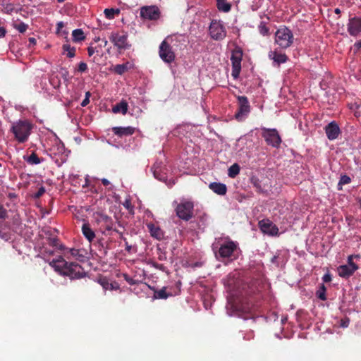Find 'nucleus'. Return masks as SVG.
<instances>
[{
	"mask_svg": "<svg viewBox=\"0 0 361 361\" xmlns=\"http://www.w3.org/2000/svg\"><path fill=\"white\" fill-rule=\"evenodd\" d=\"M49 265L60 275L69 277L71 279H78L85 276L83 268L78 263L68 262L61 256L52 259Z\"/></svg>",
	"mask_w": 361,
	"mask_h": 361,
	"instance_id": "1",
	"label": "nucleus"
},
{
	"mask_svg": "<svg viewBox=\"0 0 361 361\" xmlns=\"http://www.w3.org/2000/svg\"><path fill=\"white\" fill-rule=\"evenodd\" d=\"M32 125L26 120H20L12 125L11 131L20 143L26 142L30 135Z\"/></svg>",
	"mask_w": 361,
	"mask_h": 361,
	"instance_id": "2",
	"label": "nucleus"
},
{
	"mask_svg": "<svg viewBox=\"0 0 361 361\" xmlns=\"http://www.w3.org/2000/svg\"><path fill=\"white\" fill-rule=\"evenodd\" d=\"M293 34L286 26L279 28L275 33V43L281 49H287L293 43Z\"/></svg>",
	"mask_w": 361,
	"mask_h": 361,
	"instance_id": "3",
	"label": "nucleus"
},
{
	"mask_svg": "<svg viewBox=\"0 0 361 361\" xmlns=\"http://www.w3.org/2000/svg\"><path fill=\"white\" fill-rule=\"evenodd\" d=\"M175 211L178 218L188 221L194 216V204L191 201H183L177 204Z\"/></svg>",
	"mask_w": 361,
	"mask_h": 361,
	"instance_id": "4",
	"label": "nucleus"
},
{
	"mask_svg": "<svg viewBox=\"0 0 361 361\" xmlns=\"http://www.w3.org/2000/svg\"><path fill=\"white\" fill-rule=\"evenodd\" d=\"M173 39V37H168L159 45V57L166 63H171L173 62L176 59L175 53L172 50V47L169 43V41L172 42Z\"/></svg>",
	"mask_w": 361,
	"mask_h": 361,
	"instance_id": "5",
	"label": "nucleus"
},
{
	"mask_svg": "<svg viewBox=\"0 0 361 361\" xmlns=\"http://www.w3.org/2000/svg\"><path fill=\"white\" fill-rule=\"evenodd\" d=\"M262 136L268 145L275 148L279 147L281 143V138L276 129L264 127L262 128Z\"/></svg>",
	"mask_w": 361,
	"mask_h": 361,
	"instance_id": "6",
	"label": "nucleus"
},
{
	"mask_svg": "<svg viewBox=\"0 0 361 361\" xmlns=\"http://www.w3.org/2000/svg\"><path fill=\"white\" fill-rule=\"evenodd\" d=\"M243 50L240 47H236L233 51L231 56L232 63L231 75L236 79L240 75L241 70V61L243 59Z\"/></svg>",
	"mask_w": 361,
	"mask_h": 361,
	"instance_id": "7",
	"label": "nucleus"
},
{
	"mask_svg": "<svg viewBox=\"0 0 361 361\" xmlns=\"http://www.w3.org/2000/svg\"><path fill=\"white\" fill-rule=\"evenodd\" d=\"M109 40L119 51L129 49L131 47L128 40V35L124 32H111Z\"/></svg>",
	"mask_w": 361,
	"mask_h": 361,
	"instance_id": "8",
	"label": "nucleus"
},
{
	"mask_svg": "<svg viewBox=\"0 0 361 361\" xmlns=\"http://www.w3.org/2000/svg\"><path fill=\"white\" fill-rule=\"evenodd\" d=\"M94 219L102 233L113 230L114 221L106 214L102 212H96L94 214Z\"/></svg>",
	"mask_w": 361,
	"mask_h": 361,
	"instance_id": "9",
	"label": "nucleus"
},
{
	"mask_svg": "<svg viewBox=\"0 0 361 361\" xmlns=\"http://www.w3.org/2000/svg\"><path fill=\"white\" fill-rule=\"evenodd\" d=\"M237 99L238 108L235 114V118L238 121H241L247 116V115L250 112L251 106L250 105V102L247 97L238 96Z\"/></svg>",
	"mask_w": 361,
	"mask_h": 361,
	"instance_id": "10",
	"label": "nucleus"
},
{
	"mask_svg": "<svg viewBox=\"0 0 361 361\" xmlns=\"http://www.w3.org/2000/svg\"><path fill=\"white\" fill-rule=\"evenodd\" d=\"M209 30L211 37L215 40H222L226 36V28L219 20H212Z\"/></svg>",
	"mask_w": 361,
	"mask_h": 361,
	"instance_id": "11",
	"label": "nucleus"
},
{
	"mask_svg": "<svg viewBox=\"0 0 361 361\" xmlns=\"http://www.w3.org/2000/svg\"><path fill=\"white\" fill-rule=\"evenodd\" d=\"M140 17L144 19L156 20L160 17V11L157 6H145L140 8Z\"/></svg>",
	"mask_w": 361,
	"mask_h": 361,
	"instance_id": "12",
	"label": "nucleus"
},
{
	"mask_svg": "<svg viewBox=\"0 0 361 361\" xmlns=\"http://www.w3.org/2000/svg\"><path fill=\"white\" fill-rule=\"evenodd\" d=\"M260 230L266 234L276 236L279 234L278 227L269 219H263L259 221Z\"/></svg>",
	"mask_w": 361,
	"mask_h": 361,
	"instance_id": "13",
	"label": "nucleus"
},
{
	"mask_svg": "<svg viewBox=\"0 0 361 361\" xmlns=\"http://www.w3.org/2000/svg\"><path fill=\"white\" fill-rule=\"evenodd\" d=\"M236 249L237 244L232 240H228L221 245L219 249V254L221 257L228 258L232 256Z\"/></svg>",
	"mask_w": 361,
	"mask_h": 361,
	"instance_id": "14",
	"label": "nucleus"
},
{
	"mask_svg": "<svg viewBox=\"0 0 361 361\" xmlns=\"http://www.w3.org/2000/svg\"><path fill=\"white\" fill-rule=\"evenodd\" d=\"M348 32L351 36H357L361 32V17H353L349 19Z\"/></svg>",
	"mask_w": 361,
	"mask_h": 361,
	"instance_id": "15",
	"label": "nucleus"
},
{
	"mask_svg": "<svg viewBox=\"0 0 361 361\" xmlns=\"http://www.w3.org/2000/svg\"><path fill=\"white\" fill-rule=\"evenodd\" d=\"M324 130L328 139L330 140H336L341 133L339 126L336 121L329 123L326 126Z\"/></svg>",
	"mask_w": 361,
	"mask_h": 361,
	"instance_id": "16",
	"label": "nucleus"
},
{
	"mask_svg": "<svg viewBox=\"0 0 361 361\" xmlns=\"http://www.w3.org/2000/svg\"><path fill=\"white\" fill-rule=\"evenodd\" d=\"M269 58L273 60L277 65L286 63L288 59L286 54L279 51L276 49L269 52Z\"/></svg>",
	"mask_w": 361,
	"mask_h": 361,
	"instance_id": "17",
	"label": "nucleus"
},
{
	"mask_svg": "<svg viewBox=\"0 0 361 361\" xmlns=\"http://www.w3.org/2000/svg\"><path fill=\"white\" fill-rule=\"evenodd\" d=\"M112 131L116 135L121 137L133 135L135 131V128L131 126L114 127Z\"/></svg>",
	"mask_w": 361,
	"mask_h": 361,
	"instance_id": "18",
	"label": "nucleus"
},
{
	"mask_svg": "<svg viewBox=\"0 0 361 361\" xmlns=\"http://www.w3.org/2000/svg\"><path fill=\"white\" fill-rule=\"evenodd\" d=\"M209 188L219 195H224L227 192L226 185L224 183L213 182L209 185Z\"/></svg>",
	"mask_w": 361,
	"mask_h": 361,
	"instance_id": "19",
	"label": "nucleus"
},
{
	"mask_svg": "<svg viewBox=\"0 0 361 361\" xmlns=\"http://www.w3.org/2000/svg\"><path fill=\"white\" fill-rule=\"evenodd\" d=\"M338 274L339 276L345 279H348L350 276H353L355 272L350 267H348L346 264L341 265L337 268Z\"/></svg>",
	"mask_w": 361,
	"mask_h": 361,
	"instance_id": "20",
	"label": "nucleus"
},
{
	"mask_svg": "<svg viewBox=\"0 0 361 361\" xmlns=\"http://www.w3.org/2000/svg\"><path fill=\"white\" fill-rule=\"evenodd\" d=\"M82 232L90 243H92L95 238V233L87 223L83 224L82 226Z\"/></svg>",
	"mask_w": 361,
	"mask_h": 361,
	"instance_id": "21",
	"label": "nucleus"
},
{
	"mask_svg": "<svg viewBox=\"0 0 361 361\" xmlns=\"http://www.w3.org/2000/svg\"><path fill=\"white\" fill-rule=\"evenodd\" d=\"M128 104L126 101L122 100L119 103L116 104L113 108L112 111L114 114L121 113L123 115H125L128 111Z\"/></svg>",
	"mask_w": 361,
	"mask_h": 361,
	"instance_id": "22",
	"label": "nucleus"
},
{
	"mask_svg": "<svg viewBox=\"0 0 361 361\" xmlns=\"http://www.w3.org/2000/svg\"><path fill=\"white\" fill-rule=\"evenodd\" d=\"M147 227L149 230L150 234L152 237L160 240L163 238L164 233L161 228L153 224H149L147 225Z\"/></svg>",
	"mask_w": 361,
	"mask_h": 361,
	"instance_id": "23",
	"label": "nucleus"
},
{
	"mask_svg": "<svg viewBox=\"0 0 361 361\" xmlns=\"http://www.w3.org/2000/svg\"><path fill=\"white\" fill-rule=\"evenodd\" d=\"M171 293L166 292V287H163L160 290H154L153 298L154 299H167L169 297L172 296Z\"/></svg>",
	"mask_w": 361,
	"mask_h": 361,
	"instance_id": "24",
	"label": "nucleus"
},
{
	"mask_svg": "<svg viewBox=\"0 0 361 361\" xmlns=\"http://www.w3.org/2000/svg\"><path fill=\"white\" fill-rule=\"evenodd\" d=\"M73 41L80 42L85 39L84 32L82 29H75L72 32Z\"/></svg>",
	"mask_w": 361,
	"mask_h": 361,
	"instance_id": "25",
	"label": "nucleus"
},
{
	"mask_svg": "<svg viewBox=\"0 0 361 361\" xmlns=\"http://www.w3.org/2000/svg\"><path fill=\"white\" fill-rule=\"evenodd\" d=\"M62 49L63 54H66V56L68 58H73L75 56V48L71 47L69 44H63Z\"/></svg>",
	"mask_w": 361,
	"mask_h": 361,
	"instance_id": "26",
	"label": "nucleus"
},
{
	"mask_svg": "<svg viewBox=\"0 0 361 361\" xmlns=\"http://www.w3.org/2000/svg\"><path fill=\"white\" fill-rule=\"evenodd\" d=\"M360 255H351L348 257V264H346L348 267H350L352 269H353L355 271H356L359 269L358 264H357L355 262H353L355 259H360Z\"/></svg>",
	"mask_w": 361,
	"mask_h": 361,
	"instance_id": "27",
	"label": "nucleus"
},
{
	"mask_svg": "<svg viewBox=\"0 0 361 361\" xmlns=\"http://www.w3.org/2000/svg\"><path fill=\"white\" fill-rule=\"evenodd\" d=\"M216 6L220 11L228 12L231 8V5L226 0H216Z\"/></svg>",
	"mask_w": 361,
	"mask_h": 361,
	"instance_id": "28",
	"label": "nucleus"
},
{
	"mask_svg": "<svg viewBox=\"0 0 361 361\" xmlns=\"http://www.w3.org/2000/svg\"><path fill=\"white\" fill-rule=\"evenodd\" d=\"M25 161L31 165L39 164L42 162V159L39 158L35 152H32L29 157L25 158Z\"/></svg>",
	"mask_w": 361,
	"mask_h": 361,
	"instance_id": "29",
	"label": "nucleus"
},
{
	"mask_svg": "<svg viewBox=\"0 0 361 361\" xmlns=\"http://www.w3.org/2000/svg\"><path fill=\"white\" fill-rule=\"evenodd\" d=\"M231 307L233 309V310L236 312H247L250 310V306L249 305H238L237 302H234L231 304Z\"/></svg>",
	"mask_w": 361,
	"mask_h": 361,
	"instance_id": "30",
	"label": "nucleus"
},
{
	"mask_svg": "<svg viewBox=\"0 0 361 361\" xmlns=\"http://www.w3.org/2000/svg\"><path fill=\"white\" fill-rule=\"evenodd\" d=\"M104 13L106 18L113 19L116 15H118L120 13V10L118 8H106Z\"/></svg>",
	"mask_w": 361,
	"mask_h": 361,
	"instance_id": "31",
	"label": "nucleus"
},
{
	"mask_svg": "<svg viewBox=\"0 0 361 361\" xmlns=\"http://www.w3.org/2000/svg\"><path fill=\"white\" fill-rule=\"evenodd\" d=\"M98 283L103 287L104 290L114 289L113 284L110 283L106 277H100L98 279Z\"/></svg>",
	"mask_w": 361,
	"mask_h": 361,
	"instance_id": "32",
	"label": "nucleus"
},
{
	"mask_svg": "<svg viewBox=\"0 0 361 361\" xmlns=\"http://www.w3.org/2000/svg\"><path fill=\"white\" fill-rule=\"evenodd\" d=\"M326 286L323 283L320 284L319 289L316 292L317 297L322 300H326Z\"/></svg>",
	"mask_w": 361,
	"mask_h": 361,
	"instance_id": "33",
	"label": "nucleus"
},
{
	"mask_svg": "<svg viewBox=\"0 0 361 361\" xmlns=\"http://www.w3.org/2000/svg\"><path fill=\"white\" fill-rule=\"evenodd\" d=\"M240 173V166L238 164H233L228 169V175L230 178H235Z\"/></svg>",
	"mask_w": 361,
	"mask_h": 361,
	"instance_id": "34",
	"label": "nucleus"
},
{
	"mask_svg": "<svg viewBox=\"0 0 361 361\" xmlns=\"http://www.w3.org/2000/svg\"><path fill=\"white\" fill-rule=\"evenodd\" d=\"M129 63H126L123 64H117L114 66V71L118 75L123 74L128 69Z\"/></svg>",
	"mask_w": 361,
	"mask_h": 361,
	"instance_id": "35",
	"label": "nucleus"
},
{
	"mask_svg": "<svg viewBox=\"0 0 361 361\" xmlns=\"http://www.w3.org/2000/svg\"><path fill=\"white\" fill-rule=\"evenodd\" d=\"M48 241H49V245L52 247H55L60 250H63L65 249V246L63 245L59 244V240L56 237L49 238Z\"/></svg>",
	"mask_w": 361,
	"mask_h": 361,
	"instance_id": "36",
	"label": "nucleus"
},
{
	"mask_svg": "<svg viewBox=\"0 0 361 361\" xmlns=\"http://www.w3.org/2000/svg\"><path fill=\"white\" fill-rule=\"evenodd\" d=\"M2 11L6 14H11L13 12H18V9L16 8L14 4H6L3 5Z\"/></svg>",
	"mask_w": 361,
	"mask_h": 361,
	"instance_id": "37",
	"label": "nucleus"
},
{
	"mask_svg": "<svg viewBox=\"0 0 361 361\" xmlns=\"http://www.w3.org/2000/svg\"><path fill=\"white\" fill-rule=\"evenodd\" d=\"M259 32L261 35L266 36L269 34V29L266 25V23L264 22H261L260 24L258 26Z\"/></svg>",
	"mask_w": 361,
	"mask_h": 361,
	"instance_id": "38",
	"label": "nucleus"
},
{
	"mask_svg": "<svg viewBox=\"0 0 361 361\" xmlns=\"http://www.w3.org/2000/svg\"><path fill=\"white\" fill-rule=\"evenodd\" d=\"M13 27L18 30L19 32L24 33L27 30L28 25L23 22H20L19 23H14Z\"/></svg>",
	"mask_w": 361,
	"mask_h": 361,
	"instance_id": "39",
	"label": "nucleus"
},
{
	"mask_svg": "<svg viewBox=\"0 0 361 361\" xmlns=\"http://www.w3.org/2000/svg\"><path fill=\"white\" fill-rule=\"evenodd\" d=\"M350 181H351V179L349 176H348L346 175H343V176H341L338 184L339 185L348 184L349 183H350Z\"/></svg>",
	"mask_w": 361,
	"mask_h": 361,
	"instance_id": "40",
	"label": "nucleus"
},
{
	"mask_svg": "<svg viewBox=\"0 0 361 361\" xmlns=\"http://www.w3.org/2000/svg\"><path fill=\"white\" fill-rule=\"evenodd\" d=\"M87 70V65L85 62H80L78 64V71L80 73H84Z\"/></svg>",
	"mask_w": 361,
	"mask_h": 361,
	"instance_id": "41",
	"label": "nucleus"
},
{
	"mask_svg": "<svg viewBox=\"0 0 361 361\" xmlns=\"http://www.w3.org/2000/svg\"><path fill=\"white\" fill-rule=\"evenodd\" d=\"M123 207L127 209L130 212H131L133 209V206L131 204V202L130 200H126L125 202L123 203Z\"/></svg>",
	"mask_w": 361,
	"mask_h": 361,
	"instance_id": "42",
	"label": "nucleus"
},
{
	"mask_svg": "<svg viewBox=\"0 0 361 361\" xmlns=\"http://www.w3.org/2000/svg\"><path fill=\"white\" fill-rule=\"evenodd\" d=\"M68 252L70 255L74 257H76L78 256H80V250L75 248L69 249Z\"/></svg>",
	"mask_w": 361,
	"mask_h": 361,
	"instance_id": "43",
	"label": "nucleus"
},
{
	"mask_svg": "<svg viewBox=\"0 0 361 361\" xmlns=\"http://www.w3.org/2000/svg\"><path fill=\"white\" fill-rule=\"evenodd\" d=\"M6 210L0 204V219H5L6 216Z\"/></svg>",
	"mask_w": 361,
	"mask_h": 361,
	"instance_id": "44",
	"label": "nucleus"
},
{
	"mask_svg": "<svg viewBox=\"0 0 361 361\" xmlns=\"http://www.w3.org/2000/svg\"><path fill=\"white\" fill-rule=\"evenodd\" d=\"M331 279V276L329 274H326L322 277V280L325 283L330 282Z\"/></svg>",
	"mask_w": 361,
	"mask_h": 361,
	"instance_id": "45",
	"label": "nucleus"
},
{
	"mask_svg": "<svg viewBox=\"0 0 361 361\" xmlns=\"http://www.w3.org/2000/svg\"><path fill=\"white\" fill-rule=\"evenodd\" d=\"M45 192V189L44 187H41L39 190L37 191V192L36 193V197H39L40 196H42Z\"/></svg>",
	"mask_w": 361,
	"mask_h": 361,
	"instance_id": "46",
	"label": "nucleus"
},
{
	"mask_svg": "<svg viewBox=\"0 0 361 361\" xmlns=\"http://www.w3.org/2000/svg\"><path fill=\"white\" fill-rule=\"evenodd\" d=\"M123 240L125 242V245H126V250L128 252H131V250H132V246L128 244V241L126 240V238H123Z\"/></svg>",
	"mask_w": 361,
	"mask_h": 361,
	"instance_id": "47",
	"label": "nucleus"
},
{
	"mask_svg": "<svg viewBox=\"0 0 361 361\" xmlns=\"http://www.w3.org/2000/svg\"><path fill=\"white\" fill-rule=\"evenodd\" d=\"M87 53L89 56H92L94 54V48L92 47H89L87 48Z\"/></svg>",
	"mask_w": 361,
	"mask_h": 361,
	"instance_id": "48",
	"label": "nucleus"
},
{
	"mask_svg": "<svg viewBox=\"0 0 361 361\" xmlns=\"http://www.w3.org/2000/svg\"><path fill=\"white\" fill-rule=\"evenodd\" d=\"M349 322H350V321L348 319H347L345 320H341V326L342 327H348L349 325Z\"/></svg>",
	"mask_w": 361,
	"mask_h": 361,
	"instance_id": "49",
	"label": "nucleus"
},
{
	"mask_svg": "<svg viewBox=\"0 0 361 361\" xmlns=\"http://www.w3.org/2000/svg\"><path fill=\"white\" fill-rule=\"evenodd\" d=\"M89 103H90V99H88L87 97H85V98L81 102V106H86Z\"/></svg>",
	"mask_w": 361,
	"mask_h": 361,
	"instance_id": "50",
	"label": "nucleus"
},
{
	"mask_svg": "<svg viewBox=\"0 0 361 361\" xmlns=\"http://www.w3.org/2000/svg\"><path fill=\"white\" fill-rule=\"evenodd\" d=\"M64 25L63 22H59L57 23V33H60L61 30L63 27Z\"/></svg>",
	"mask_w": 361,
	"mask_h": 361,
	"instance_id": "51",
	"label": "nucleus"
},
{
	"mask_svg": "<svg viewBox=\"0 0 361 361\" xmlns=\"http://www.w3.org/2000/svg\"><path fill=\"white\" fill-rule=\"evenodd\" d=\"M101 181H102V183L104 186H106V187H107V186H109V185H111L110 182H109L107 179H106V178H102V179L101 180Z\"/></svg>",
	"mask_w": 361,
	"mask_h": 361,
	"instance_id": "52",
	"label": "nucleus"
},
{
	"mask_svg": "<svg viewBox=\"0 0 361 361\" xmlns=\"http://www.w3.org/2000/svg\"><path fill=\"white\" fill-rule=\"evenodd\" d=\"M154 267L155 268L158 269H160V270H164V266L163 264H161L156 263V264H154Z\"/></svg>",
	"mask_w": 361,
	"mask_h": 361,
	"instance_id": "53",
	"label": "nucleus"
},
{
	"mask_svg": "<svg viewBox=\"0 0 361 361\" xmlns=\"http://www.w3.org/2000/svg\"><path fill=\"white\" fill-rule=\"evenodd\" d=\"M29 42L30 44H35L37 42V40L34 37H30V38H29Z\"/></svg>",
	"mask_w": 361,
	"mask_h": 361,
	"instance_id": "54",
	"label": "nucleus"
},
{
	"mask_svg": "<svg viewBox=\"0 0 361 361\" xmlns=\"http://www.w3.org/2000/svg\"><path fill=\"white\" fill-rule=\"evenodd\" d=\"M355 47H356L357 49L361 48V39L355 43Z\"/></svg>",
	"mask_w": 361,
	"mask_h": 361,
	"instance_id": "55",
	"label": "nucleus"
},
{
	"mask_svg": "<svg viewBox=\"0 0 361 361\" xmlns=\"http://www.w3.org/2000/svg\"><path fill=\"white\" fill-rule=\"evenodd\" d=\"M154 177H155L156 178H157V179H159V180H163V179H162V178H161V177H158V173H157V171H154Z\"/></svg>",
	"mask_w": 361,
	"mask_h": 361,
	"instance_id": "56",
	"label": "nucleus"
},
{
	"mask_svg": "<svg viewBox=\"0 0 361 361\" xmlns=\"http://www.w3.org/2000/svg\"><path fill=\"white\" fill-rule=\"evenodd\" d=\"M277 257L276 256H274L271 259V262H275L276 259Z\"/></svg>",
	"mask_w": 361,
	"mask_h": 361,
	"instance_id": "57",
	"label": "nucleus"
},
{
	"mask_svg": "<svg viewBox=\"0 0 361 361\" xmlns=\"http://www.w3.org/2000/svg\"><path fill=\"white\" fill-rule=\"evenodd\" d=\"M335 13H337V14L340 13H341L340 9L339 8H336L335 9Z\"/></svg>",
	"mask_w": 361,
	"mask_h": 361,
	"instance_id": "58",
	"label": "nucleus"
},
{
	"mask_svg": "<svg viewBox=\"0 0 361 361\" xmlns=\"http://www.w3.org/2000/svg\"><path fill=\"white\" fill-rule=\"evenodd\" d=\"M85 97H88V99H89V98H90V92H87L85 93Z\"/></svg>",
	"mask_w": 361,
	"mask_h": 361,
	"instance_id": "59",
	"label": "nucleus"
},
{
	"mask_svg": "<svg viewBox=\"0 0 361 361\" xmlns=\"http://www.w3.org/2000/svg\"><path fill=\"white\" fill-rule=\"evenodd\" d=\"M103 41H104V46H106V44L108 43L107 40L104 39Z\"/></svg>",
	"mask_w": 361,
	"mask_h": 361,
	"instance_id": "60",
	"label": "nucleus"
},
{
	"mask_svg": "<svg viewBox=\"0 0 361 361\" xmlns=\"http://www.w3.org/2000/svg\"><path fill=\"white\" fill-rule=\"evenodd\" d=\"M65 1H66V0H57V1H58L59 3H63V2H64Z\"/></svg>",
	"mask_w": 361,
	"mask_h": 361,
	"instance_id": "61",
	"label": "nucleus"
},
{
	"mask_svg": "<svg viewBox=\"0 0 361 361\" xmlns=\"http://www.w3.org/2000/svg\"><path fill=\"white\" fill-rule=\"evenodd\" d=\"M63 34H64V35H68V32L64 31V32H63Z\"/></svg>",
	"mask_w": 361,
	"mask_h": 361,
	"instance_id": "62",
	"label": "nucleus"
}]
</instances>
